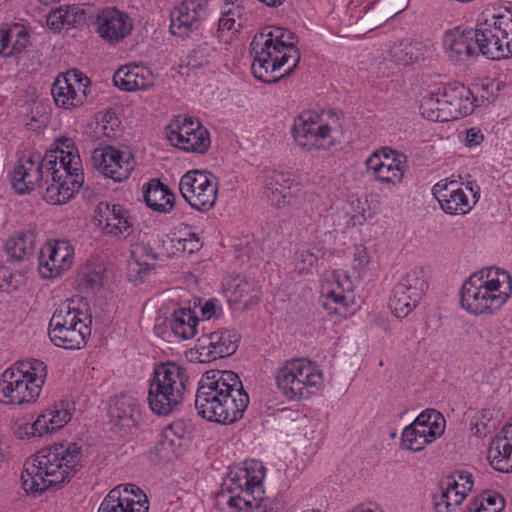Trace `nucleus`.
I'll use <instances>...</instances> for the list:
<instances>
[{
    "instance_id": "35",
    "label": "nucleus",
    "mask_w": 512,
    "mask_h": 512,
    "mask_svg": "<svg viewBox=\"0 0 512 512\" xmlns=\"http://www.w3.org/2000/svg\"><path fill=\"white\" fill-rule=\"evenodd\" d=\"M87 318V315L75 305L73 300H67L54 311L49 322V329L78 327V323H86Z\"/></svg>"
},
{
    "instance_id": "57",
    "label": "nucleus",
    "mask_w": 512,
    "mask_h": 512,
    "mask_svg": "<svg viewBox=\"0 0 512 512\" xmlns=\"http://www.w3.org/2000/svg\"><path fill=\"white\" fill-rule=\"evenodd\" d=\"M49 415L51 413H47L46 410L43 411L37 419L30 425V432L27 434H31L32 436H42L45 433H49L55 431L51 427V421H49Z\"/></svg>"
},
{
    "instance_id": "28",
    "label": "nucleus",
    "mask_w": 512,
    "mask_h": 512,
    "mask_svg": "<svg viewBox=\"0 0 512 512\" xmlns=\"http://www.w3.org/2000/svg\"><path fill=\"white\" fill-rule=\"evenodd\" d=\"M146 205L159 213H169L175 205V195L159 179H152L142 187Z\"/></svg>"
},
{
    "instance_id": "25",
    "label": "nucleus",
    "mask_w": 512,
    "mask_h": 512,
    "mask_svg": "<svg viewBox=\"0 0 512 512\" xmlns=\"http://www.w3.org/2000/svg\"><path fill=\"white\" fill-rule=\"evenodd\" d=\"M487 458L496 471L512 472V424L504 426L490 442Z\"/></svg>"
},
{
    "instance_id": "11",
    "label": "nucleus",
    "mask_w": 512,
    "mask_h": 512,
    "mask_svg": "<svg viewBox=\"0 0 512 512\" xmlns=\"http://www.w3.org/2000/svg\"><path fill=\"white\" fill-rule=\"evenodd\" d=\"M342 114L333 110L322 112H304L293 125V135L297 144L305 149H329L334 144L332 132L340 127Z\"/></svg>"
},
{
    "instance_id": "52",
    "label": "nucleus",
    "mask_w": 512,
    "mask_h": 512,
    "mask_svg": "<svg viewBox=\"0 0 512 512\" xmlns=\"http://www.w3.org/2000/svg\"><path fill=\"white\" fill-rule=\"evenodd\" d=\"M14 367L27 369V372L31 376V380L41 388L43 387L45 378L47 376V369L42 361L32 359L31 361L28 362H19L15 364Z\"/></svg>"
},
{
    "instance_id": "56",
    "label": "nucleus",
    "mask_w": 512,
    "mask_h": 512,
    "mask_svg": "<svg viewBox=\"0 0 512 512\" xmlns=\"http://www.w3.org/2000/svg\"><path fill=\"white\" fill-rule=\"evenodd\" d=\"M13 39L10 42V47L8 53H6V57L13 56L17 53H20L28 44V32L23 29H13Z\"/></svg>"
},
{
    "instance_id": "58",
    "label": "nucleus",
    "mask_w": 512,
    "mask_h": 512,
    "mask_svg": "<svg viewBox=\"0 0 512 512\" xmlns=\"http://www.w3.org/2000/svg\"><path fill=\"white\" fill-rule=\"evenodd\" d=\"M459 138L465 146L472 148L479 146L484 141V134L479 128L472 127L461 132Z\"/></svg>"
},
{
    "instance_id": "22",
    "label": "nucleus",
    "mask_w": 512,
    "mask_h": 512,
    "mask_svg": "<svg viewBox=\"0 0 512 512\" xmlns=\"http://www.w3.org/2000/svg\"><path fill=\"white\" fill-rule=\"evenodd\" d=\"M94 218L106 234L126 238L133 232V219L129 211L119 204L99 203Z\"/></svg>"
},
{
    "instance_id": "23",
    "label": "nucleus",
    "mask_w": 512,
    "mask_h": 512,
    "mask_svg": "<svg viewBox=\"0 0 512 512\" xmlns=\"http://www.w3.org/2000/svg\"><path fill=\"white\" fill-rule=\"evenodd\" d=\"M89 79L76 73L57 77L52 85L51 94L55 103L62 108L69 109L84 103Z\"/></svg>"
},
{
    "instance_id": "34",
    "label": "nucleus",
    "mask_w": 512,
    "mask_h": 512,
    "mask_svg": "<svg viewBox=\"0 0 512 512\" xmlns=\"http://www.w3.org/2000/svg\"><path fill=\"white\" fill-rule=\"evenodd\" d=\"M440 489V495L434 496L436 512H453L467 496L459 489L456 477H445L440 483Z\"/></svg>"
},
{
    "instance_id": "31",
    "label": "nucleus",
    "mask_w": 512,
    "mask_h": 512,
    "mask_svg": "<svg viewBox=\"0 0 512 512\" xmlns=\"http://www.w3.org/2000/svg\"><path fill=\"white\" fill-rule=\"evenodd\" d=\"M181 430L180 424L167 426L159 435L155 445L150 449V459L155 463L171 461L172 456L180 446L181 436L178 433Z\"/></svg>"
},
{
    "instance_id": "61",
    "label": "nucleus",
    "mask_w": 512,
    "mask_h": 512,
    "mask_svg": "<svg viewBox=\"0 0 512 512\" xmlns=\"http://www.w3.org/2000/svg\"><path fill=\"white\" fill-rule=\"evenodd\" d=\"M13 37V29H0V55L6 57Z\"/></svg>"
},
{
    "instance_id": "60",
    "label": "nucleus",
    "mask_w": 512,
    "mask_h": 512,
    "mask_svg": "<svg viewBox=\"0 0 512 512\" xmlns=\"http://www.w3.org/2000/svg\"><path fill=\"white\" fill-rule=\"evenodd\" d=\"M448 477H456L459 482V489L464 493H468L473 488V476L468 471H456L454 474Z\"/></svg>"
},
{
    "instance_id": "12",
    "label": "nucleus",
    "mask_w": 512,
    "mask_h": 512,
    "mask_svg": "<svg viewBox=\"0 0 512 512\" xmlns=\"http://www.w3.org/2000/svg\"><path fill=\"white\" fill-rule=\"evenodd\" d=\"M179 190L192 208L209 211L216 203L218 181L216 176L208 171L191 170L181 177Z\"/></svg>"
},
{
    "instance_id": "8",
    "label": "nucleus",
    "mask_w": 512,
    "mask_h": 512,
    "mask_svg": "<svg viewBox=\"0 0 512 512\" xmlns=\"http://www.w3.org/2000/svg\"><path fill=\"white\" fill-rule=\"evenodd\" d=\"M52 156H43L34 149L23 150L8 174L12 188L18 194H25L42 185H46L47 189L53 184L64 183Z\"/></svg>"
},
{
    "instance_id": "21",
    "label": "nucleus",
    "mask_w": 512,
    "mask_h": 512,
    "mask_svg": "<svg viewBox=\"0 0 512 512\" xmlns=\"http://www.w3.org/2000/svg\"><path fill=\"white\" fill-rule=\"evenodd\" d=\"M432 194L441 209L449 215H466L473 209V203L463 188V183L455 179H442L432 188Z\"/></svg>"
},
{
    "instance_id": "30",
    "label": "nucleus",
    "mask_w": 512,
    "mask_h": 512,
    "mask_svg": "<svg viewBox=\"0 0 512 512\" xmlns=\"http://www.w3.org/2000/svg\"><path fill=\"white\" fill-rule=\"evenodd\" d=\"M448 91L447 85L437 93H430L424 96L421 100L420 111L424 118L437 121L448 122L451 121V107H449V100L447 99Z\"/></svg>"
},
{
    "instance_id": "24",
    "label": "nucleus",
    "mask_w": 512,
    "mask_h": 512,
    "mask_svg": "<svg viewBox=\"0 0 512 512\" xmlns=\"http://www.w3.org/2000/svg\"><path fill=\"white\" fill-rule=\"evenodd\" d=\"M264 194L272 205L281 208L290 203L292 193L291 188L295 184V179L289 172L267 171L263 176Z\"/></svg>"
},
{
    "instance_id": "6",
    "label": "nucleus",
    "mask_w": 512,
    "mask_h": 512,
    "mask_svg": "<svg viewBox=\"0 0 512 512\" xmlns=\"http://www.w3.org/2000/svg\"><path fill=\"white\" fill-rule=\"evenodd\" d=\"M190 391L188 370L172 361L159 364L153 373L148 391L151 411L167 416L178 409Z\"/></svg>"
},
{
    "instance_id": "33",
    "label": "nucleus",
    "mask_w": 512,
    "mask_h": 512,
    "mask_svg": "<svg viewBox=\"0 0 512 512\" xmlns=\"http://www.w3.org/2000/svg\"><path fill=\"white\" fill-rule=\"evenodd\" d=\"M91 329L87 323H78V327L49 329L48 335L54 345L64 349H80L86 344Z\"/></svg>"
},
{
    "instance_id": "38",
    "label": "nucleus",
    "mask_w": 512,
    "mask_h": 512,
    "mask_svg": "<svg viewBox=\"0 0 512 512\" xmlns=\"http://www.w3.org/2000/svg\"><path fill=\"white\" fill-rule=\"evenodd\" d=\"M35 234L31 231L19 232L5 242L4 248L9 257L23 260L34 253Z\"/></svg>"
},
{
    "instance_id": "54",
    "label": "nucleus",
    "mask_w": 512,
    "mask_h": 512,
    "mask_svg": "<svg viewBox=\"0 0 512 512\" xmlns=\"http://www.w3.org/2000/svg\"><path fill=\"white\" fill-rule=\"evenodd\" d=\"M65 28L69 29L85 21V12L76 6H61Z\"/></svg>"
},
{
    "instance_id": "59",
    "label": "nucleus",
    "mask_w": 512,
    "mask_h": 512,
    "mask_svg": "<svg viewBox=\"0 0 512 512\" xmlns=\"http://www.w3.org/2000/svg\"><path fill=\"white\" fill-rule=\"evenodd\" d=\"M242 27V21H238L236 18L226 17L224 13H222L219 21H218V32L221 34L219 37H224V33L227 32L229 34L234 35L237 33Z\"/></svg>"
},
{
    "instance_id": "47",
    "label": "nucleus",
    "mask_w": 512,
    "mask_h": 512,
    "mask_svg": "<svg viewBox=\"0 0 512 512\" xmlns=\"http://www.w3.org/2000/svg\"><path fill=\"white\" fill-rule=\"evenodd\" d=\"M125 500L121 498V487H114L105 496L97 512H130L123 504Z\"/></svg>"
},
{
    "instance_id": "42",
    "label": "nucleus",
    "mask_w": 512,
    "mask_h": 512,
    "mask_svg": "<svg viewBox=\"0 0 512 512\" xmlns=\"http://www.w3.org/2000/svg\"><path fill=\"white\" fill-rule=\"evenodd\" d=\"M420 301L421 299H414L412 294L406 293L402 287L394 286L389 305L396 317L405 318L417 307Z\"/></svg>"
},
{
    "instance_id": "10",
    "label": "nucleus",
    "mask_w": 512,
    "mask_h": 512,
    "mask_svg": "<svg viewBox=\"0 0 512 512\" xmlns=\"http://www.w3.org/2000/svg\"><path fill=\"white\" fill-rule=\"evenodd\" d=\"M474 30L478 55L500 60L512 56V11L493 14L480 20Z\"/></svg>"
},
{
    "instance_id": "18",
    "label": "nucleus",
    "mask_w": 512,
    "mask_h": 512,
    "mask_svg": "<svg viewBox=\"0 0 512 512\" xmlns=\"http://www.w3.org/2000/svg\"><path fill=\"white\" fill-rule=\"evenodd\" d=\"M207 15V0H185L170 13V31L175 36L187 37L200 29Z\"/></svg>"
},
{
    "instance_id": "40",
    "label": "nucleus",
    "mask_w": 512,
    "mask_h": 512,
    "mask_svg": "<svg viewBox=\"0 0 512 512\" xmlns=\"http://www.w3.org/2000/svg\"><path fill=\"white\" fill-rule=\"evenodd\" d=\"M395 286L402 287L406 293L412 294L414 299H422L428 290L425 272L420 267L412 268L405 273Z\"/></svg>"
},
{
    "instance_id": "62",
    "label": "nucleus",
    "mask_w": 512,
    "mask_h": 512,
    "mask_svg": "<svg viewBox=\"0 0 512 512\" xmlns=\"http://www.w3.org/2000/svg\"><path fill=\"white\" fill-rule=\"evenodd\" d=\"M61 13L62 12L60 10V7L57 10L50 12L47 17L48 26H50L52 29H55V30H60L62 28H65L63 17H62Z\"/></svg>"
},
{
    "instance_id": "50",
    "label": "nucleus",
    "mask_w": 512,
    "mask_h": 512,
    "mask_svg": "<svg viewBox=\"0 0 512 512\" xmlns=\"http://www.w3.org/2000/svg\"><path fill=\"white\" fill-rule=\"evenodd\" d=\"M184 229L187 230V235L189 238H173L172 242H174V247L178 251L187 252L192 254L197 252L202 247V242L199 236L192 231V227L189 225H184Z\"/></svg>"
},
{
    "instance_id": "19",
    "label": "nucleus",
    "mask_w": 512,
    "mask_h": 512,
    "mask_svg": "<svg viewBox=\"0 0 512 512\" xmlns=\"http://www.w3.org/2000/svg\"><path fill=\"white\" fill-rule=\"evenodd\" d=\"M168 133L169 141L186 152L205 153L210 147L208 130L198 120L183 118Z\"/></svg>"
},
{
    "instance_id": "43",
    "label": "nucleus",
    "mask_w": 512,
    "mask_h": 512,
    "mask_svg": "<svg viewBox=\"0 0 512 512\" xmlns=\"http://www.w3.org/2000/svg\"><path fill=\"white\" fill-rule=\"evenodd\" d=\"M117 487H121V498L126 499L123 504L130 512H148V498L138 486L128 483Z\"/></svg>"
},
{
    "instance_id": "46",
    "label": "nucleus",
    "mask_w": 512,
    "mask_h": 512,
    "mask_svg": "<svg viewBox=\"0 0 512 512\" xmlns=\"http://www.w3.org/2000/svg\"><path fill=\"white\" fill-rule=\"evenodd\" d=\"M415 426H422L425 429H430V436L442 435L445 430V419L443 415L434 410L426 409L422 411L416 419L412 422Z\"/></svg>"
},
{
    "instance_id": "7",
    "label": "nucleus",
    "mask_w": 512,
    "mask_h": 512,
    "mask_svg": "<svg viewBox=\"0 0 512 512\" xmlns=\"http://www.w3.org/2000/svg\"><path fill=\"white\" fill-rule=\"evenodd\" d=\"M55 157L56 169L64 183L53 184L45 190L44 199L51 204H64L83 186L84 172L74 141L68 137L56 139L55 148L46 153Z\"/></svg>"
},
{
    "instance_id": "44",
    "label": "nucleus",
    "mask_w": 512,
    "mask_h": 512,
    "mask_svg": "<svg viewBox=\"0 0 512 512\" xmlns=\"http://www.w3.org/2000/svg\"><path fill=\"white\" fill-rule=\"evenodd\" d=\"M335 287H323V295L333 303L346 307L348 305L346 293L353 290L349 276L344 273L334 274Z\"/></svg>"
},
{
    "instance_id": "36",
    "label": "nucleus",
    "mask_w": 512,
    "mask_h": 512,
    "mask_svg": "<svg viewBox=\"0 0 512 512\" xmlns=\"http://www.w3.org/2000/svg\"><path fill=\"white\" fill-rule=\"evenodd\" d=\"M426 46L421 41L403 40L389 49L390 60L399 65H410L424 58Z\"/></svg>"
},
{
    "instance_id": "51",
    "label": "nucleus",
    "mask_w": 512,
    "mask_h": 512,
    "mask_svg": "<svg viewBox=\"0 0 512 512\" xmlns=\"http://www.w3.org/2000/svg\"><path fill=\"white\" fill-rule=\"evenodd\" d=\"M112 115L106 113L102 116L101 121H97L92 130V137L95 141H99V145L106 143L107 140L115 137V130L113 125H110Z\"/></svg>"
},
{
    "instance_id": "32",
    "label": "nucleus",
    "mask_w": 512,
    "mask_h": 512,
    "mask_svg": "<svg viewBox=\"0 0 512 512\" xmlns=\"http://www.w3.org/2000/svg\"><path fill=\"white\" fill-rule=\"evenodd\" d=\"M447 91L452 120L465 117L474 111L477 99L468 87L460 83H450Z\"/></svg>"
},
{
    "instance_id": "48",
    "label": "nucleus",
    "mask_w": 512,
    "mask_h": 512,
    "mask_svg": "<svg viewBox=\"0 0 512 512\" xmlns=\"http://www.w3.org/2000/svg\"><path fill=\"white\" fill-rule=\"evenodd\" d=\"M46 412L51 413V415H49V421H51L52 429L55 430L66 425L71 420L72 416L69 403L64 401L55 404L53 408L47 409Z\"/></svg>"
},
{
    "instance_id": "39",
    "label": "nucleus",
    "mask_w": 512,
    "mask_h": 512,
    "mask_svg": "<svg viewBox=\"0 0 512 512\" xmlns=\"http://www.w3.org/2000/svg\"><path fill=\"white\" fill-rule=\"evenodd\" d=\"M430 429H425L422 426H415L411 423L406 426L402 431L401 441L403 447L414 452L421 451L426 445L434 442L441 435L430 436Z\"/></svg>"
},
{
    "instance_id": "49",
    "label": "nucleus",
    "mask_w": 512,
    "mask_h": 512,
    "mask_svg": "<svg viewBox=\"0 0 512 512\" xmlns=\"http://www.w3.org/2000/svg\"><path fill=\"white\" fill-rule=\"evenodd\" d=\"M321 257V250L313 252L310 244H303L296 252V266L299 271H306L314 266Z\"/></svg>"
},
{
    "instance_id": "17",
    "label": "nucleus",
    "mask_w": 512,
    "mask_h": 512,
    "mask_svg": "<svg viewBox=\"0 0 512 512\" xmlns=\"http://www.w3.org/2000/svg\"><path fill=\"white\" fill-rule=\"evenodd\" d=\"M74 262V248L66 240H54L46 243L39 254V273L42 278L50 279L69 270Z\"/></svg>"
},
{
    "instance_id": "4",
    "label": "nucleus",
    "mask_w": 512,
    "mask_h": 512,
    "mask_svg": "<svg viewBox=\"0 0 512 512\" xmlns=\"http://www.w3.org/2000/svg\"><path fill=\"white\" fill-rule=\"evenodd\" d=\"M297 36L282 27L267 26L256 33L250 44L254 77L265 83H276L297 67L301 54Z\"/></svg>"
},
{
    "instance_id": "14",
    "label": "nucleus",
    "mask_w": 512,
    "mask_h": 512,
    "mask_svg": "<svg viewBox=\"0 0 512 512\" xmlns=\"http://www.w3.org/2000/svg\"><path fill=\"white\" fill-rule=\"evenodd\" d=\"M403 158L402 154L389 147H384L376 150L367 158L365 164L375 180L395 186L402 181L404 176Z\"/></svg>"
},
{
    "instance_id": "2",
    "label": "nucleus",
    "mask_w": 512,
    "mask_h": 512,
    "mask_svg": "<svg viewBox=\"0 0 512 512\" xmlns=\"http://www.w3.org/2000/svg\"><path fill=\"white\" fill-rule=\"evenodd\" d=\"M265 476L266 467L259 460L245 461L242 467L231 469L215 495L217 506H227L234 512H284L282 495L264 497Z\"/></svg>"
},
{
    "instance_id": "13",
    "label": "nucleus",
    "mask_w": 512,
    "mask_h": 512,
    "mask_svg": "<svg viewBox=\"0 0 512 512\" xmlns=\"http://www.w3.org/2000/svg\"><path fill=\"white\" fill-rule=\"evenodd\" d=\"M91 162L95 169L115 182L127 179L135 167L134 156L129 149L119 150L111 145L94 147Z\"/></svg>"
},
{
    "instance_id": "9",
    "label": "nucleus",
    "mask_w": 512,
    "mask_h": 512,
    "mask_svg": "<svg viewBox=\"0 0 512 512\" xmlns=\"http://www.w3.org/2000/svg\"><path fill=\"white\" fill-rule=\"evenodd\" d=\"M277 388L288 400L309 398L323 384V374L318 366L306 358L283 362L274 372Z\"/></svg>"
},
{
    "instance_id": "37",
    "label": "nucleus",
    "mask_w": 512,
    "mask_h": 512,
    "mask_svg": "<svg viewBox=\"0 0 512 512\" xmlns=\"http://www.w3.org/2000/svg\"><path fill=\"white\" fill-rule=\"evenodd\" d=\"M198 318L190 308L175 310L169 320L173 334L182 340L193 338L197 333Z\"/></svg>"
},
{
    "instance_id": "15",
    "label": "nucleus",
    "mask_w": 512,
    "mask_h": 512,
    "mask_svg": "<svg viewBox=\"0 0 512 512\" xmlns=\"http://www.w3.org/2000/svg\"><path fill=\"white\" fill-rule=\"evenodd\" d=\"M134 27L133 19L116 7L103 8L96 16L95 29L106 43L115 45L127 38Z\"/></svg>"
},
{
    "instance_id": "20",
    "label": "nucleus",
    "mask_w": 512,
    "mask_h": 512,
    "mask_svg": "<svg viewBox=\"0 0 512 512\" xmlns=\"http://www.w3.org/2000/svg\"><path fill=\"white\" fill-rule=\"evenodd\" d=\"M442 47L447 58L455 64H465L479 56L473 28L457 26L444 31Z\"/></svg>"
},
{
    "instance_id": "41",
    "label": "nucleus",
    "mask_w": 512,
    "mask_h": 512,
    "mask_svg": "<svg viewBox=\"0 0 512 512\" xmlns=\"http://www.w3.org/2000/svg\"><path fill=\"white\" fill-rule=\"evenodd\" d=\"M19 377H24L23 368L14 366L6 369L0 376V402L13 405V399L16 397Z\"/></svg>"
},
{
    "instance_id": "5",
    "label": "nucleus",
    "mask_w": 512,
    "mask_h": 512,
    "mask_svg": "<svg viewBox=\"0 0 512 512\" xmlns=\"http://www.w3.org/2000/svg\"><path fill=\"white\" fill-rule=\"evenodd\" d=\"M512 292L510 274L497 267H487L472 274L460 291L461 307L473 315L493 314Z\"/></svg>"
},
{
    "instance_id": "55",
    "label": "nucleus",
    "mask_w": 512,
    "mask_h": 512,
    "mask_svg": "<svg viewBox=\"0 0 512 512\" xmlns=\"http://www.w3.org/2000/svg\"><path fill=\"white\" fill-rule=\"evenodd\" d=\"M215 54V49L208 43H203L195 48L190 54V62L193 66H202L210 62Z\"/></svg>"
},
{
    "instance_id": "29",
    "label": "nucleus",
    "mask_w": 512,
    "mask_h": 512,
    "mask_svg": "<svg viewBox=\"0 0 512 512\" xmlns=\"http://www.w3.org/2000/svg\"><path fill=\"white\" fill-rule=\"evenodd\" d=\"M226 291L233 302H241L246 308L256 304L260 300L261 290L254 278L236 276L227 282Z\"/></svg>"
},
{
    "instance_id": "53",
    "label": "nucleus",
    "mask_w": 512,
    "mask_h": 512,
    "mask_svg": "<svg viewBox=\"0 0 512 512\" xmlns=\"http://www.w3.org/2000/svg\"><path fill=\"white\" fill-rule=\"evenodd\" d=\"M475 499L477 502H482L487 512H500L505 507L502 495L494 491L484 492Z\"/></svg>"
},
{
    "instance_id": "27",
    "label": "nucleus",
    "mask_w": 512,
    "mask_h": 512,
    "mask_svg": "<svg viewBox=\"0 0 512 512\" xmlns=\"http://www.w3.org/2000/svg\"><path fill=\"white\" fill-rule=\"evenodd\" d=\"M113 82L124 91L145 90L154 85L155 75L145 66L125 65L114 73Z\"/></svg>"
},
{
    "instance_id": "3",
    "label": "nucleus",
    "mask_w": 512,
    "mask_h": 512,
    "mask_svg": "<svg viewBox=\"0 0 512 512\" xmlns=\"http://www.w3.org/2000/svg\"><path fill=\"white\" fill-rule=\"evenodd\" d=\"M82 460V447L76 443L61 442L42 448L24 465L23 489L28 494H41L50 487H60L81 470Z\"/></svg>"
},
{
    "instance_id": "45",
    "label": "nucleus",
    "mask_w": 512,
    "mask_h": 512,
    "mask_svg": "<svg viewBox=\"0 0 512 512\" xmlns=\"http://www.w3.org/2000/svg\"><path fill=\"white\" fill-rule=\"evenodd\" d=\"M24 369V377H19L16 397L13 405L33 403L39 397L42 388L31 380L30 374Z\"/></svg>"
},
{
    "instance_id": "63",
    "label": "nucleus",
    "mask_w": 512,
    "mask_h": 512,
    "mask_svg": "<svg viewBox=\"0 0 512 512\" xmlns=\"http://www.w3.org/2000/svg\"><path fill=\"white\" fill-rule=\"evenodd\" d=\"M354 261L357 263V267L360 270H364L368 266L370 262V257L368 255L366 248L358 247L356 249V252L354 254Z\"/></svg>"
},
{
    "instance_id": "26",
    "label": "nucleus",
    "mask_w": 512,
    "mask_h": 512,
    "mask_svg": "<svg viewBox=\"0 0 512 512\" xmlns=\"http://www.w3.org/2000/svg\"><path fill=\"white\" fill-rule=\"evenodd\" d=\"M110 421L127 433L136 427L141 419L140 403L130 395L117 397L109 408Z\"/></svg>"
},
{
    "instance_id": "16",
    "label": "nucleus",
    "mask_w": 512,
    "mask_h": 512,
    "mask_svg": "<svg viewBox=\"0 0 512 512\" xmlns=\"http://www.w3.org/2000/svg\"><path fill=\"white\" fill-rule=\"evenodd\" d=\"M239 340L240 336L236 332L226 329L203 334L195 345L198 360L207 363L228 357L236 352Z\"/></svg>"
},
{
    "instance_id": "64",
    "label": "nucleus",
    "mask_w": 512,
    "mask_h": 512,
    "mask_svg": "<svg viewBox=\"0 0 512 512\" xmlns=\"http://www.w3.org/2000/svg\"><path fill=\"white\" fill-rule=\"evenodd\" d=\"M217 303L218 301L216 299H210L206 301L205 304L201 307V313L205 319L209 320L212 317L217 316Z\"/></svg>"
},
{
    "instance_id": "1",
    "label": "nucleus",
    "mask_w": 512,
    "mask_h": 512,
    "mask_svg": "<svg viewBox=\"0 0 512 512\" xmlns=\"http://www.w3.org/2000/svg\"><path fill=\"white\" fill-rule=\"evenodd\" d=\"M248 404L249 396L233 371L210 370L198 383L195 408L210 422L233 424L243 417Z\"/></svg>"
}]
</instances>
